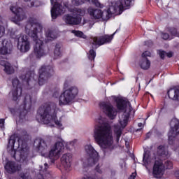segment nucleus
Returning <instances> with one entry per match:
<instances>
[{"mask_svg": "<svg viewBox=\"0 0 179 179\" xmlns=\"http://www.w3.org/2000/svg\"><path fill=\"white\" fill-rule=\"evenodd\" d=\"M96 126L94 130V138L96 143L104 152H111L114 149V140L111 127L104 121L103 117L96 120Z\"/></svg>", "mask_w": 179, "mask_h": 179, "instance_id": "obj_1", "label": "nucleus"}, {"mask_svg": "<svg viewBox=\"0 0 179 179\" xmlns=\"http://www.w3.org/2000/svg\"><path fill=\"white\" fill-rule=\"evenodd\" d=\"M116 107L117 110H120L122 111L124 110L123 114L119 118L120 125H115L114 127V137L116 139L117 143L120 142V138H121V135H122V130L127 125H128V121H129V117H131V114L134 113L135 110L131 106V103L129 101L123 99H116Z\"/></svg>", "mask_w": 179, "mask_h": 179, "instance_id": "obj_2", "label": "nucleus"}, {"mask_svg": "<svg viewBox=\"0 0 179 179\" xmlns=\"http://www.w3.org/2000/svg\"><path fill=\"white\" fill-rule=\"evenodd\" d=\"M43 27L34 17H30L25 25V31L29 37H31L35 42V46L34 48V54L36 58H41L45 55V50H44V45H43V41L38 38L37 33L38 30H41Z\"/></svg>", "mask_w": 179, "mask_h": 179, "instance_id": "obj_3", "label": "nucleus"}, {"mask_svg": "<svg viewBox=\"0 0 179 179\" xmlns=\"http://www.w3.org/2000/svg\"><path fill=\"white\" fill-rule=\"evenodd\" d=\"M38 115L43 124H56L62 127L61 122L57 120V104L54 103H45L38 110Z\"/></svg>", "mask_w": 179, "mask_h": 179, "instance_id": "obj_4", "label": "nucleus"}, {"mask_svg": "<svg viewBox=\"0 0 179 179\" xmlns=\"http://www.w3.org/2000/svg\"><path fill=\"white\" fill-rule=\"evenodd\" d=\"M111 3V6L108 8L107 10L101 11V10L99 8H94L90 7L87 9L88 14L91 17L92 19H103V20H108L112 15L115 14L118 12V8L120 9H122V3L121 1H117L116 3V6H114L113 1H110Z\"/></svg>", "mask_w": 179, "mask_h": 179, "instance_id": "obj_5", "label": "nucleus"}, {"mask_svg": "<svg viewBox=\"0 0 179 179\" xmlns=\"http://www.w3.org/2000/svg\"><path fill=\"white\" fill-rule=\"evenodd\" d=\"M78 93L79 90L77 87H68V81H66L64 83V91L59 98V106H69V104H72Z\"/></svg>", "mask_w": 179, "mask_h": 179, "instance_id": "obj_6", "label": "nucleus"}, {"mask_svg": "<svg viewBox=\"0 0 179 179\" xmlns=\"http://www.w3.org/2000/svg\"><path fill=\"white\" fill-rule=\"evenodd\" d=\"M115 34H113L111 35L105 34L101 36L91 37L90 42L92 44V48L96 50L101 45H104V44L111 43L113 38H114Z\"/></svg>", "mask_w": 179, "mask_h": 179, "instance_id": "obj_7", "label": "nucleus"}, {"mask_svg": "<svg viewBox=\"0 0 179 179\" xmlns=\"http://www.w3.org/2000/svg\"><path fill=\"white\" fill-rule=\"evenodd\" d=\"M38 73V85L43 86L48 80V78L54 73V69L51 66H43L39 69Z\"/></svg>", "mask_w": 179, "mask_h": 179, "instance_id": "obj_8", "label": "nucleus"}, {"mask_svg": "<svg viewBox=\"0 0 179 179\" xmlns=\"http://www.w3.org/2000/svg\"><path fill=\"white\" fill-rule=\"evenodd\" d=\"M85 152L90 156L87 159V164L91 167L99 163V159H100V156H99V152L94 150V148L92 146V145H87L85 147Z\"/></svg>", "mask_w": 179, "mask_h": 179, "instance_id": "obj_9", "label": "nucleus"}, {"mask_svg": "<svg viewBox=\"0 0 179 179\" xmlns=\"http://www.w3.org/2000/svg\"><path fill=\"white\" fill-rule=\"evenodd\" d=\"M171 129L168 133L169 144L174 145V139L176 136L179 135V120L175 118L172 119L170 123Z\"/></svg>", "mask_w": 179, "mask_h": 179, "instance_id": "obj_10", "label": "nucleus"}, {"mask_svg": "<svg viewBox=\"0 0 179 179\" xmlns=\"http://www.w3.org/2000/svg\"><path fill=\"white\" fill-rule=\"evenodd\" d=\"M64 149L65 146L64 145V143H62V141L57 142L49 152V159H50V160H57L59 159V155L62 153V152H64Z\"/></svg>", "mask_w": 179, "mask_h": 179, "instance_id": "obj_11", "label": "nucleus"}, {"mask_svg": "<svg viewBox=\"0 0 179 179\" xmlns=\"http://www.w3.org/2000/svg\"><path fill=\"white\" fill-rule=\"evenodd\" d=\"M17 49L20 52H27L30 50V41H29V36L26 34H20L17 36Z\"/></svg>", "mask_w": 179, "mask_h": 179, "instance_id": "obj_12", "label": "nucleus"}, {"mask_svg": "<svg viewBox=\"0 0 179 179\" xmlns=\"http://www.w3.org/2000/svg\"><path fill=\"white\" fill-rule=\"evenodd\" d=\"M155 162L152 167V175L155 178H160L164 173L166 167L163 164V159H157V157H155Z\"/></svg>", "mask_w": 179, "mask_h": 179, "instance_id": "obj_13", "label": "nucleus"}, {"mask_svg": "<svg viewBox=\"0 0 179 179\" xmlns=\"http://www.w3.org/2000/svg\"><path fill=\"white\" fill-rule=\"evenodd\" d=\"M99 107L110 120H114L117 117V109L110 103L102 102Z\"/></svg>", "mask_w": 179, "mask_h": 179, "instance_id": "obj_14", "label": "nucleus"}, {"mask_svg": "<svg viewBox=\"0 0 179 179\" xmlns=\"http://www.w3.org/2000/svg\"><path fill=\"white\" fill-rule=\"evenodd\" d=\"M10 10L14 13L15 18L13 19V22L14 23L17 24V22H22L24 19H26V14H24V11H23V8H18L16 6H13L10 7Z\"/></svg>", "mask_w": 179, "mask_h": 179, "instance_id": "obj_15", "label": "nucleus"}, {"mask_svg": "<svg viewBox=\"0 0 179 179\" xmlns=\"http://www.w3.org/2000/svg\"><path fill=\"white\" fill-rule=\"evenodd\" d=\"M13 89L12 91V94H13V100L14 101H16L20 96H22V85H20V83L19 82V79L17 78H14L12 81Z\"/></svg>", "mask_w": 179, "mask_h": 179, "instance_id": "obj_16", "label": "nucleus"}, {"mask_svg": "<svg viewBox=\"0 0 179 179\" xmlns=\"http://www.w3.org/2000/svg\"><path fill=\"white\" fill-rule=\"evenodd\" d=\"M12 48H13V45L10 41L4 39L0 42V54H1V55L10 54L12 52Z\"/></svg>", "mask_w": 179, "mask_h": 179, "instance_id": "obj_17", "label": "nucleus"}, {"mask_svg": "<svg viewBox=\"0 0 179 179\" xmlns=\"http://www.w3.org/2000/svg\"><path fill=\"white\" fill-rule=\"evenodd\" d=\"M61 162L65 170H69L72 166V154L66 153L61 157Z\"/></svg>", "mask_w": 179, "mask_h": 179, "instance_id": "obj_18", "label": "nucleus"}, {"mask_svg": "<svg viewBox=\"0 0 179 179\" xmlns=\"http://www.w3.org/2000/svg\"><path fill=\"white\" fill-rule=\"evenodd\" d=\"M65 12L62 6L59 3H55L51 9L52 19H57L59 15H62Z\"/></svg>", "mask_w": 179, "mask_h": 179, "instance_id": "obj_19", "label": "nucleus"}, {"mask_svg": "<svg viewBox=\"0 0 179 179\" xmlns=\"http://www.w3.org/2000/svg\"><path fill=\"white\" fill-rule=\"evenodd\" d=\"M111 2L113 3V6H117V3H118V2H121L122 8L121 9L118 8L117 10L122 12V10H124V8H127V6H131L132 0H109V8L111 6Z\"/></svg>", "mask_w": 179, "mask_h": 179, "instance_id": "obj_20", "label": "nucleus"}, {"mask_svg": "<svg viewBox=\"0 0 179 179\" xmlns=\"http://www.w3.org/2000/svg\"><path fill=\"white\" fill-rule=\"evenodd\" d=\"M157 160H162V159H167L169 157V151L166 150L164 145H159L157 149Z\"/></svg>", "mask_w": 179, "mask_h": 179, "instance_id": "obj_21", "label": "nucleus"}, {"mask_svg": "<svg viewBox=\"0 0 179 179\" xmlns=\"http://www.w3.org/2000/svg\"><path fill=\"white\" fill-rule=\"evenodd\" d=\"M63 20L67 24H70L71 26H76L80 23L79 21V18L78 17H73V15H71L69 14H66L63 17Z\"/></svg>", "mask_w": 179, "mask_h": 179, "instance_id": "obj_22", "label": "nucleus"}, {"mask_svg": "<svg viewBox=\"0 0 179 179\" xmlns=\"http://www.w3.org/2000/svg\"><path fill=\"white\" fill-rule=\"evenodd\" d=\"M34 146L36 148L37 152L43 153L47 150L48 146L45 141L41 138H38L34 141Z\"/></svg>", "mask_w": 179, "mask_h": 179, "instance_id": "obj_23", "label": "nucleus"}, {"mask_svg": "<svg viewBox=\"0 0 179 179\" xmlns=\"http://www.w3.org/2000/svg\"><path fill=\"white\" fill-rule=\"evenodd\" d=\"M20 79H22V83L24 85H27V86H29V89H31V86L36 83V80L31 76H30V73H27L26 75H22L20 76Z\"/></svg>", "mask_w": 179, "mask_h": 179, "instance_id": "obj_24", "label": "nucleus"}, {"mask_svg": "<svg viewBox=\"0 0 179 179\" xmlns=\"http://www.w3.org/2000/svg\"><path fill=\"white\" fill-rule=\"evenodd\" d=\"M0 65L1 66H4V71L7 75H12V73H15V69L13 66L6 60L1 59L0 60Z\"/></svg>", "mask_w": 179, "mask_h": 179, "instance_id": "obj_25", "label": "nucleus"}, {"mask_svg": "<svg viewBox=\"0 0 179 179\" xmlns=\"http://www.w3.org/2000/svg\"><path fill=\"white\" fill-rule=\"evenodd\" d=\"M6 169L10 171V173H16V171H20L22 170V166L15 164V162H9L6 165Z\"/></svg>", "mask_w": 179, "mask_h": 179, "instance_id": "obj_26", "label": "nucleus"}, {"mask_svg": "<svg viewBox=\"0 0 179 179\" xmlns=\"http://www.w3.org/2000/svg\"><path fill=\"white\" fill-rule=\"evenodd\" d=\"M168 96L171 100H174L175 101H179V89L178 88H171L167 92Z\"/></svg>", "mask_w": 179, "mask_h": 179, "instance_id": "obj_27", "label": "nucleus"}, {"mask_svg": "<svg viewBox=\"0 0 179 179\" xmlns=\"http://www.w3.org/2000/svg\"><path fill=\"white\" fill-rule=\"evenodd\" d=\"M24 110L27 111L31 108V96L27 94L24 100Z\"/></svg>", "mask_w": 179, "mask_h": 179, "instance_id": "obj_28", "label": "nucleus"}, {"mask_svg": "<svg viewBox=\"0 0 179 179\" xmlns=\"http://www.w3.org/2000/svg\"><path fill=\"white\" fill-rule=\"evenodd\" d=\"M69 12L76 16H85L86 10H85V8H70Z\"/></svg>", "mask_w": 179, "mask_h": 179, "instance_id": "obj_29", "label": "nucleus"}, {"mask_svg": "<svg viewBox=\"0 0 179 179\" xmlns=\"http://www.w3.org/2000/svg\"><path fill=\"white\" fill-rule=\"evenodd\" d=\"M15 142L16 141L15 140V137L13 136H11L8 141V146L11 147L10 155L14 159H16V150L13 149Z\"/></svg>", "mask_w": 179, "mask_h": 179, "instance_id": "obj_30", "label": "nucleus"}, {"mask_svg": "<svg viewBox=\"0 0 179 179\" xmlns=\"http://www.w3.org/2000/svg\"><path fill=\"white\" fill-rule=\"evenodd\" d=\"M140 66L141 69L148 71L150 68V61L148 58H143L140 62Z\"/></svg>", "mask_w": 179, "mask_h": 179, "instance_id": "obj_31", "label": "nucleus"}, {"mask_svg": "<svg viewBox=\"0 0 179 179\" xmlns=\"http://www.w3.org/2000/svg\"><path fill=\"white\" fill-rule=\"evenodd\" d=\"M48 40H55L57 38V32L54 30L48 29L45 32Z\"/></svg>", "mask_w": 179, "mask_h": 179, "instance_id": "obj_32", "label": "nucleus"}, {"mask_svg": "<svg viewBox=\"0 0 179 179\" xmlns=\"http://www.w3.org/2000/svg\"><path fill=\"white\" fill-rule=\"evenodd\" d=\"M55 58H59L62 56V52H61V45L57 44L54 50Z\"/></svg>", "mask_w": 179, "mask_h": 179, "instance_id": "obj_33", "label": "nucleus"}, {"mask_svg": "<svg viewBox=\"0 0 179 179\" xmlns=\"http://www.w3.org/2000/svg\"><path fill=\"white\" fill-rule=\"evenodd\" d=\"M150 152L149 150L145 151L143 156V162L145 164H149L150 163Z\"/></svg>", "mask_w": 179, "mask_h": 179, "instance_id": "obj_34", "label": "nucleus"}, {"mask_svg": "<svg viewBox=\"0 0 179 179\" xmlns=\"http://www.w3.org/2000/svg\"><path fill=\"white\" fill-rule=\"evenodd\" d=\"M96 173L98 174H103L104 173V168H103V164H98L95 167Z\"/></svg>", "mask_w": 179, "mask_h": 179, "instance_id": "obj_35", "label": "nucleus"}, {"mask_svg": "<svg viewBox=\"0 0 179 179\" xmlns=\"http://www.w3.org/2000/svg\"><path fill=\"white\" fill-rule=\"evenodd\" d=\"M87 57L90 61H94V58H96V52L93 50V49L90 50L87 54Z\"/></svg>", "mask_w": 179, "mask_h": 179, "instance_id": "obj_36", "label": "nucleus"}, {"mask_svg": "<svg viewBox=\"0 0 179 179\" xmlns=\"http://www.w3.org/2000/svg\"><path fill=\"white\" fill-rule=\"evenodd\" d=\"M85 2V0H71V4L73 6H80V5H83Z\"/></svg>", "mask_w": 179, "mask_h": 179, "instance_id": "obj_37", "label": "nucleus"}, {"mask_svg": "<svg viewBox=\"0 0 179 179\" xmlns=\"http://www.w3.org/2000/svg\"><path fill=\"white\" fill-rule=\"evenodd\" d=\"M88 1L90 2V3L94 5L97 8H103V5H101V3H100L99 0H88Z\"/></svg>", "mask_w": 179, "mask_h": 179, "instance_id": "obj_38", "label": "nucleus"}, {"mask_svg": "<svg viewBox=\"0 0 179 179\" xmlns=\"http://www.w3.org/2000/svg\"><path fill=\"white\" fill-rule=\"evenodd\" d=\"M73 34L76 36V37H80L81 38H86V36L83 34V32L80 31H73Z\"/></svg>", "mask_w": 179, "mask_h": 179, "instance_id": "obj_39", "label": "nucleus"}, {"mask_svg": "<svg viewBox=\"0 0 179 179\" xmlns=\"http://www.w3.org/2000/svg\"><path fill=\"white\" fill-rule=\"evenodd\" d=\"M28 137H29V135L27 134V131H26V130H23L22 131L21 137L18 138V142H20V141H23L22 139H24V138L25 139H27Z\"/></svg>", "mask_w": 179, "mask_h": 179, "instance_id": "obj_40", "label": "nucleus"}, {"mask_svg": "<svg viewBox=\"0 0 179 179\" xmlns=\"http://www.w3.org/2000/svg\"><path fill=\"white\" fill-rule=\"evenodd\" d=\"M169 31L172 34V36H176V37H178L179 33L177 32L176 28L171 27L170 28Z\"/></svg>", "mask_w": 179, "mask_h": 179, "instance_id": "obj_41", "label": "nucleus"}, {"mask_svg": "<svg viewBox=\"0 0 179 179\" xmlns=\"http://www.w3.org/2000/svg\"><path fill=\"white\" fill-rule=\"evenodd\" d=\"M165 166L166 167V169H168L169 170L173 169V162H171V161H166L165 162Z\"/></svg>", "mask_w": 179, "mask_h": 179, "instance_id": "obj_42", "label": "nucleus"}, {"mask_svg": "<svg viewBox=\"0 0 179 179\" xmlns=\"http://www.w3.org/2000/svg\"><path fill=\"white\" fill-rule=\"evenodd\" d=\"M159 57L162 59H164V58L166 55V52L164 50H159Z\"/></svg>", "mask_w": 179, "mask_h": 179, "instance_id": "obj_43", "label": "nucleus"}, {"mask_svg": "<svg viewBox=\"0 0 179 179\" xmlns=\"http://www.w3.org/2000/svg\"><path fill=\"white\" fill-rule=\"evenodd\" d=\"M29 8H33L35 6V8H37L38 6V4H37V1H31L29 4H28Z\"/></svg>", "mask_w": 179, "mask_h": 179, "instance_id": "obj_44", "label": "nucleus"}, {"mask_svg": "<svg viewBox=\"0 0 179 179\" xmlns=\"http://www.w3.org/2000/svg\"><path fill=\"white\" fill-rule=\"evenodd\" d=\"M5 34V27L0 26V38Z\"/></svg>", "mask_w": 179, "mask_h": 179, "instance_id": "obj_45", "label": "nucleus"}, {"mask_svg": "<svg viewBox=\"0 0 179 179\" xmlns=\"http://www.w3.org/2000/svg\"><path fill=\"white\" fill-rule=\"evenodd\" d=\"M150 55H152V53H150V52L145 51V52H143L142 54V57L143 58H148L147 57H150Z\"/></svg>", "mask_w": 179, "mask_h": 179, "instance_id": "obj_46", "label": "nucleus"}, {"mask_svg": "<svg viewBox=\"0 0 179 179\" xmlns=\"http://www.w3.org/2000/svg\"><path fill=\"white\" fill-rule=\"evenodd\" d=\"M162 37L164 40H169V38H170V35L167 33H163Z\"/></svg>", "mask_w": 179, "mask_h": 179, "instance_id": "obj_47", "label": "nucleus"}, {"mask_svg": "<svg viewBox=\"0 0 179 179\" xmlns=\"http://www.w3.org/2000/svg\"><path fill=\"white\" fill-rule=\"evenodd\" d=\"M136 177V173H132L131 175L129 177L128 179H135Z\"/></svg>", "mask_w": 179, "mask_h": 179, "instance_id": "obj_48", "label": "nucleus"}, {"mask_svg": "<svg viewBox=\"0 0 179 179\" xmlns=\"http://www.w3.org/2000/svg\"><path fill=\"white\" fill-rule=\"evenodd\" d=\"M166 56L168 57V58H171L173 57V53L171 52H166Z\"/></svg>", "mask_w": 179, "mask_h": 179, "instance_id": "obj_49", "label": "nucleus"}, {"mask_svg": "<svg viewBox=\"0 0 179 179\" xmlns=\"http://www.w3.org/2000/svg\"><path fill=\"white\" fill-rule=\"evenodd\" d=\"M151 135H152V134L150 132L148 133L145 136L146 139H149L150 138Z\"/></svg>", "mask_w": 179, "mask_h": 179, "instance_id": "obj_50", "label": "nucleus"}, {"mask_svg": "<svg viewBox=\"0 0 179 179\" xmlns=\"http://www.w3.org/2000/svg\"><path fill=\"white\" fill-rule=\"evenodd\" d=\"M175 176H176V178L179 179V171L176 172Z\"/></svg>", "mask_w": 179, "mask_h": 179, "instance_id": "obj_51", "label": "nucleus"}, {"mask_svg": "<svg viewBox=\"0 0 179 179\" xmlns=\"http://www.w3.org/2000/svg\"><path fill=\"white\" fill-rule=\"evenodd\" d=\"M0 124H5V120L0 119Z\"/></svg>", "mask_w": 179, "mask_h": 179, "instance_id": "obj_52", "label": "nucleus"}, {"mask_svg": "<svg viewBox=\"0 0 179 179\" xmlns=\"http://www.w3.org/2000/svg\"><path fill=\"white\" fill-rule=\"evenodd\" d=\"M44 166H45V171H46L47 167H48V164L47 163H45Z\"/></svg>", "mask_w": 179, "mask_h": 179, "instance_id": "obj_53", "label": "nucleus"}, {"mask_svg": "<svg viewBox=\"0 0 179 179\" xmlns=\"http://www.w3.org/2000/svg\"><path fill=\"white\" fill-rule=\"evenodd\" d=\"M50 2H51V3L52 4V3H54V2H55V3L57 2V0H50Z\"/></svg>", "mask_w": 179, "mask_h": 179, "instance_id": "obj_54", "label": "nucleus"}, {"mask_svg": "<svg viewBox=\"0 0 179 179\" xmlns=\"http://www.w3.org/2000/svg\"><path fill=\"white\" fill-rule=\"evenodd\" d=\"M3 123H0V128H3Z\"/></svg>", "mask_w": 179, "mask_h": 179, "instance_id": "obj_55", "label": "nucleus"}, {"mask_svg": "<svg viewBox=\"0 0 179 179\" xmlns=\"http://www.w3.org/2000/svg\"><path fill=\"white\" fill-rule=\"evenodd\" d=\"M143 124L142 123H138V127H139L141 128V127H142Z\"/></svg>", "mask_w": 179, "mask_h": 179, "instance_id": "obj_56", "label": "nucleus"}, {"mask_svg": "<svg viewBox=\"0 0 179 179\" xmlns=\"http://www.w3.org/2000/svg\"><path fill=\"white\" fill-rule=\"evenodd\" d=\"M25 2H29L30 0H24Z\"/></svg>", "mask_w": 179, "mask_h": 179, "instance_id": "obj_57", "label": "nucleus"}, {"mask_svg": "<svg viewBox=\"0 0 179 179\" xmlns=\"http://www.w3.org/2000/svg\"><path fill=\"white\" fill-rule=\"evenodd\" d=\"M64 6H66V8H68V6H67L66 4H65Z\"/></svg>", "mask_w": 179, "mask_h": 179, "instance_id": "obj_58", "label": "nucleus"}, {"mask_svg": "<svg viewBox=\"0 0 179 179\" xmlns=\"http://www.w3.org/2000/svg\"><path fill=\"white\" fill-rule=\"evenodd\" d=\"M178 176H179V175H178Z\"/></svg>", "mask_w": 179, "mask_h": 179, "instance_id": "obj_59", "label": "nucleus"}]
</instances>
